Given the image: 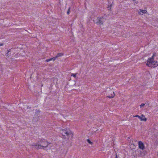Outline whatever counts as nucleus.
<instances>
[{"label":"nucleus","mask_w":158,"mask_h":158,"mask_svg":"<svg viewBox=\"0 0 158 158\" xmlns=\"http://www.w3.org/2000/svg\"><path fill=\"white\" fill-rule=\"evenodd\" d=\"M155 56V54H153L152 56L147 60L146 65L150 67H155L158 66V62L154 61V57Z\"/></svg>","instance_id":"obj_1"},{"label":"nucleus","mask_w":158,"mask_h":158,"mask_svg":"<svg viewBox=\"0 0 158 158\" xmlns=\"http://www.w3.org/2000/svg\"><path fill=\"white\" fill-rule=\"evenodd\" d=\"M40 145L37 143H33L32 146H34L37 149H44L48 146V143L47 141L45 139L41 140L40 142Z\"/></svg>","instance_id":"obj_2"},{"label":"nucleus","mask_w":158,"mask_h":158,"mask_svg":"<svg viewBox=\"0 0 158 158\" xmlns=\"http://www.w3.org/2000/svg\"><path fill=\"white\" fill-rule=\"evenodd\" d=\"M60 133L63 136H68L70 135L72 132L69 128H66L65 129H61L60 131Z\"/></svg>","instance_id":"obj_3"},{"label":"nucleus","mask_w":158,"mask_h":158,"mask_svg":"<svg viewBox=\"0 0 158 158\" xmlns=\"http://www.w3.org/2000/svg\"><path fill=\"white\" fill-rule=\"evenodd\" d=\"M102 17H97L94 18V21L96 23L102 25L103 24V22L102 20Z\"/></svg>","instance_id":"obj_4"},{"label":"nucleus","mask_w":158,"mask_h":158,"mask_svg":"<svg viewBox=\"0 0 158 158\" xmlns=\"http://www.w3.org/2000/svg\"><path fill=\"white\" fill-rule=\"evenodd\" d=\"M139 148L142 150H143L145 149V146L144 143L141 141H139L138 142Z\"/></svg>","instance_id":"obj_5"},{"label":"nucleus","mask_w":158,"mask_h":158,"mask_svg":"<svg viewBox=\"0 0 158 158\" xmlns=\"http://www.w3.org/2000/svg\"><path fill=\"white\" fill-rule=\"evenodd\" d=\"M134 117H138L140 119L141 121H146L147 119L142 114V117H143V118H142L140 116L138 115H136Z\"/></svg>","instance_id":"obj_6"},{"label":"nucleus","mask_w":158,"mask_h":158,"mask_svg":"<svg viewBox=\"0 0 158 158\" xmlns=\"http://www.w3.org/2000/svg\"><path fill=\"white\" fill-rule=\"evenodd\" d=\"M113 0H109L108 1V8H110V9H111V7L112 5L113 4Z\"/></svg>","instance_id":"obj_7"},{"label":"nucleus","mask_w":158,"mask_h":158,"mask_svg":"<svg viewBox=\"0 0 158 158\" xmlns=\"http://www.w3.org/2000/svg\"><path fill=\"white\" fill-rule=\"evenodd\" d=\"M147 12V11L145 10H141L140 9L139 13V14L142 15L143 14L146 13Z\"/></svg>","instance_id":"obj_8"},{"label":"nucleus","mask_w":158,"mask_h":158,"mask_svg":"<svg viewBox=\"0 0 158 158\" xmlns=\"http://www.w3.org/2000/svg\"><path fill=\"white\" fill-rule=\"evenodd\" d=\"M64 55V53H59L56 56V57L57 58L59 57L63 56Z\"/></svg>","instance_id":"obj_9"},{"label":"nucleus","mask_w":158,"mask_h":158,"mask_svg":"<svg viewBox=\"0 0 158 158\" xmlns=\"http://www.w3.org/2000/svg\"><path fill=\"white\" fill-rule=\"evenodd\" d=\"M113 95L112 94V96H107V97L109 98H113L114 97V96H115V94H114V92H113Z\"/></svg>","instance_id":"obj_10"},{"label":"nucleus","mask_w":158,"mask_h":158,"mask_svg":"<svg viewBox=\"0 0 158 158\" xmlns=\"http://www.w3.org/2000/svg\"><path fill=\"white\" fill-rule=\"evenodd\" d=\"M87 142L90 144L92 145L93 144V143L90 141V140L89 139H87Z\"/></svg>","instance_id":"obj_11"},{"label":"nucleus","mask_w":158,"mask_h":158,"mask_svg":"<svg viewBox=\"0 0 158 158\" xmlns=\"http://www.w3.org/2000/svg\"><path fill=\"white\" fill-rule=\"evenodd\" d=\"M77 73H76V74H74L73 73H72L71 75V76H73V77H76V75Z\"/></svg>","instance_id":"obj_12"},{"label":"nucleus","mask_w":158,"mask_h":158,"mask_svg":"<svg viewBox=\"0 0 158 158\" xmlns=\"http://www.w3.org/2000/svg\"><path fill=\"white\" fill-rule=\"evenodd\" d=\"M70 8L69 7V8L68 9V11H67V14L68 15H69V13H70Z\"/></svg>","instance_id":"obj_13"},{"label":"nucleus","mask_w":158,"mask_h":158,"mask_svg":"<svg viewBox=\"0 0 158 158\" xmlns=\"http://www.w3.org/2000/svg\"><path fill=\"white\" fill-rule=\"evenodd\" d=\"M52 60V58H50V59H47L46 60V62H49L50 61H51Z\"/></svg>","instance_id":"obj_14"},{"label":"nucleus","mask_w":158,"mask_h":158,"mask_svg":"<svg viewBox=\"0 0 158 158\" xmlns=\"http://www.w3.org/2000/svg\"><path fill=\"white\" fill-rule=\"evenodd\" d=\"M145 105V104H142L141 105H140V106L141 107H142L143 106Z\"/></svg>","instance_id":"obj_15"},{"label":"nucleus","mask_w":158,"mask_h":158,"mask_svg":"<svg viewBox=\"0 0 158 158\" xmlns=\"http://www.w3.org/2000/svg\"><path fill=\"white\" fill-rule=\"evenodd\" d=\"M56 58H57V57H56V56L55 57H53L51 58L52 59V60H54Z\"/></svg>","instance_id":"obj_16"},{"label":"nucleus","mask_w":158,"mask_h":158,"mask_svg":"<svg viewBox=\"0 0 158 158\" xmlns=\"http://www.w3.org/2000/svg\"><path fill=\"white\" fill-rule=\"evenodd\" d=\"M61 115H63V116L64 117L65 116H66L67 115V114H62Z\"/></svg>","instance_id":"obj_17"},{"label":"nucleus","mask_w":158,"mask_h":158,"mask_svg":"<svg viewBox=\"0 0 158 158\" xmlns=\"http://www.w3.org/2000/svg\"><path fill=\"white\" fill-rule=\"evenodd\" d=\"M3 45V43L0 44V46H2V45Z\"/></svg>","instance_id":"obj_18"},{"label":"nucleus","mask_w":158,"mask_h":158,"mask_svg":"<svg viewBox=\"0 0 158 158\" xmlns=\"http://www.w3.org/2000/svg\"><path fill=\"white\" fill-rule=\"evenodd\" d=\"M115 158H118L117 157V155H116H116Z\"/></svg>","instance_id":"obj_19"},{"label":"nucleus","mask_w":158,"mask_h":158,"mask_svg":"<svg viewBox=\"0 0 158 158\" xmlns=\"http://www.w3.org/2000/svg\"><path fill=\"white\" fill-rule=\"evenodd\" d=\"M38 111H39V112H40V111L38 110V111H37V113H38Z\"/></svg>","instance_id":"obj_20"},{"label":"nucleus","mask_w":158,"mask_h":158,"mask_svg":"<svg viewBox=\"0 0 158 158\" xmlns=\"http://www.w3.org/2000/svg\"><path fill=\"white\" fill-rule=\"evenodd\" d=\"M141 117L142 118H143V117H142V116Z\"/></svg>","instance_id":"obj_21"}]
</instances>
